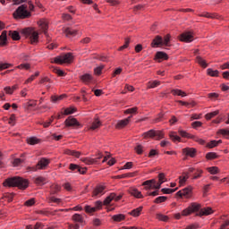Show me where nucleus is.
I'll return each mask as SVG.
<instances>
[{"label":"nucleus","mask_w":229,"mask_h":229,"mask_svg":"<svg viewBox=\"0 0 229 229\" xmlns=\"http://www.w3.org/2000/svg\"><path fill=\"white\" fill-rule=\"evenodd\" d=\"M3 187H6L8 189L17 187L20 191H26V189L30 187V180L24 179L21 176L9 177L3 182Z\"/></svg>","instance_id":"obj_1"},{"label":"nucleus","mask_w":229,"mask_h":229,"mask_svg":"<svg viewBox=\"0 0 229 229\" xmlns=\"http://www.w3.org/2000/svg\"><path fill=\"white\" fill-rule=\"evenodd\" d=\"M201 208V204L198 202H191V205L183 209L182 213H175L174 214V219L180 220L182 219V216L186 217L187 216H191V214H194L199 211Z\"/></svg>","instance_id":"obj_2"},{"label":"nucleus","mask_w":229,"mask_h":229,"mask_svg":"<svg viewBox=\"0 0 229 229\" xmlns=\"http://www.w3.org/2000/svg\"><path fill=\"white\" fill-rule=\"evenodd\" d=\"M142 139L148 140L149 139L154 140H162L165 139V131L164 130H154L151 129L148 131H145L141 134Z\"/></svg>","instance_id":"obj_3"},{"label":"nucleus","mask_w":229,"mask_h":229,"mask_svg":"<svg viewBox=\"0 0 229 229\" xmlns=\"http://www.w3.org/2000/svg\"><path fill=\"white\" fill-rule=\"evenodd\" d=\"M14 19H30L31 12L28 11L27 4L20 5L13 13Z\"/></svg>","instance_id":"obj_4"},{"label":"nucleus","mask_w":229,"mask_h":229,"mask_svg":"<svg viewBox=\"0 0 229 229\" xmlns=\"http://www.w3.org/2000/svg\"><path fill=\"white\" fill-rule=\"evenodd\" d=\"M72 60H74L72 53H66L55 57L54 62L55 64H58V65H63V64H72Z\"/></svg>","instance_id":"obj_5"},{"label":"nucleus","mask_w":229,"mask_h":229,"mask_svg":"<svg viewBox=\"0 0 229 229\" xmlns=\"http://www.w3.org/2000/svg\"><path fill=\"white\" fill-rule=\"evenodd\" d=\"M64 125L66 128H82L83 126L80 122H78V119L74 118L73 116H69L64 121Z\"/></svg>","instance_id":"obj_6"},{"label":"nucleus","mask_w":229,"mask_h":229,"mask_svg":"<svg viewBox=\"0 0 229 229\" xmlns=\"http://www.w3.org/2000/svg\"><path fill=\"white\" fill-rule=\"evenodd\" d=\"M106 190V185L105 183L97 184L92 191V198H98L103 196L105 194V191Z\"/></svg>","instance_id":"obj_7"},{"label":"nucleus","mask_w":229,"mask_h":229,"mask_svg":"<svg viewBox=\"0 0 229 229\" xmlns=\"http://www.w3.org/2000/svg\"><path fill=\"white\" fill-rule=\"evenodd\" d=\"M179 198H185L186 199H191L192 198V186H188L176 193Z\"/></svg>","instance_id":"obj_8"},{"label":"nucleus","mask_w":229,"mask_h":229,"mask_svg":"<svg viewBox=\"0 0 229 229\" xmlns=\"http://www.w3.org/2000/svg\"><path fill=\"white\" fill-rule=\"evenodd\" d=\"M182 153L183 157H185L183 160H187L188 157H190V158H195L196 155H198V149L187 147L182 148Z\"/></svg>","instance_id":"obj_9"},{"label":"nucleus","mask_w":229,"mask_h":229,"mask_svg":"<svg viewBox=\"0 0 229 229\" xmlns=\"http://www.w3.org/2000/svg\"><path fill=\"white\" fill-rule=\"evenodd\" d=\"M51 164V159L47 157H41L38 163L37 167L38 171H44L45 169H47L48 165Z\"/></svg>","instance_id":"obj_10"},{"label":"nucleus","mask_w":229,"mask_h":229,"mask_svg":"<svg viewBox=\"0 0 229 229\" xmlns=\"http://www.w3.org/2000/svg\"><path fill=\"white\" fill-rule=\"evenodd\" d=\"M128 194L130 196H132L133 198H136V199H144V195H142V191H139L137 187L131 186L127 190Z\"/></svg>","instance_id":"obj_11"},{"label":"nucleus","mask_w":229,"mask_h":229,"mask_svg":"<svg viewBox=\"0 0 229 229\" xmlns=\"http://www.w3.org/2000/svg\"><path fill=\"white\" fill-rule=\"evenodd\" d=\"M131 115L124 118L123 120H119L116 124L114 125L115 130H123V128H126L128 124H130V122L131 121Z\"/></svg>","instance_id":"obj_12"},{"label":"nucleus","mask_w":229,"mask_h":229,"mask_svg":"<svg viewBox=\"0 0 229 229\" xmlns=\"http://www.w3.org/2000/svg\"><path fill=\"white\" fill-rule=\"evenodd\" d=\"M179 40L181 42H185L186 44H189V42H192V40H194V36L191 31L184 32L179 36Z\"/></svg>","instance_id":"obj_13"},{"label":"nucleus","mask_w":229,"mask_h":229,"mask_svg":"<svg viewBox=\"0 0 229 229\" xmlns=\"http://www.w3.org/2000/svg\"><path fill=\"white\" fill-rule=\"evenodd\" d=\"M142 186L144 187L145 191H152L153 189H159V188H157V180L155 179L143 182Z\"/></svg>","instance_id":"obj_14"},{"label":"nucleus","mask_w":229,"mask_h":229,"mask_svg":"<svg viewBox=\"0 0 229 229\" xmlns=\"http://www.w3.org/2000/svg\"><path fill=\"white\" fill-rule=\"evenodd\" d=\"M154 60L160 64L161 62L169 60V55L164 51H157L154 56Z\"/></svg>","instance_id":"obj_15"},{"label":"nucleus","mask_w":229,"mask_h":229,"mask_svg":"<svg viewBox=\"0 0 229 229\" xmlns=\"http://www.w3.org/2000/svg\"><path fill=\"white\" fill-rule=\"evenodd\" d=\"M214 214V209L210 207L203 208L199 209V213L196 214L199 217H203V216H212Z\"/></svg>","instance_id":"obj_16"},{"label":"nucleus","mask_w":229,"mask_h":229,"mask_svg":"<svg viewBox=\"0 0 229 229\" xmlns=\"http://www.w3.org/2000/svg\"><path fill=\"white\" fill-rule=\"evenodd\" d=\"M164 38L162 36L157 35L156 36L152 42L150 43V47L155 48V47H161V46H164Z\"/></svg>","instance_id":"obj_17"},{"label":"nucleus","mask_w":229,"mask_h":229,"mask_svg":"<svg viewBox=\"0 0 229 229\" xmlns=\"http://www.w3.org/2000/svg\"><path fill=\"white\" fill-rule=\"evenodd\" d=\"M39 28L42 30L45 35H47V30H49V21L47 19H41L38 21Z\"/></svg>","instance_id":"obj_18"},{"label":"nucleus","mask_w":229,"mask_h":229,"mask_svg":"<svg viewBox=\"0 0 229 229\" xmlns=\"http://www.w3.org/2000/svg\"><path fill=\"white\" fill-rule=\"evenodd\" d=\"M7 31L3 30L0 35V47H6L8 46V37H7Z\"/></svg>","instance_id":"obj_19"},{"label":"nucleus","mask_w":229,"mask_h":229,"mask_svg":"<svg viewBox=\"0 0 229 229\" xmlns=\"http://www.w3.org/2000/svg\"><path fill=\"white\" fill-rule=\"evenodd\" d=\"M34 183L35 185H38V187H42L44 185H46V183H47V178L39 175L36 178H34Z\"/></svg>","instance_id":"obj_20"},{"label":"nucleus","mask_w":229,"mask_h":229,"mask_svg":"<svg viewBox=\"0 0 229 229\" xmlns=\"http://www.w3.org/2000/svg\"><path fill=\"white\" fill-rule=\"evenodd\" d=\"M62 191V186L58 183H53L50 186V196H55V194H58Z\"/></svg>","instance_id":"obj_21"},{"label":"nucleus","mask_w":229,"mask_h":229,"mask_svg":"<svg viewBox=\"0 0 229 229\" xmlns=\"http://www.w3.org/2000/svg\"><path fill=\"white\" fill-rule=\"evenodd\" d=\"M64 155H68L69 157H75V158H80V157H81V152L78 150H71L69 148H65L64 150Z\"/></svg>","instance_id":"obj_22"},{"label":"nucleus","mask_w":229,"mask_h":229,"mask_svg":"<svg viewBox=\"0 0 229 229\" xmlns=\"http://www.w3.org/2000/svg\"><path fill=\"white\" fill-rule=\"evenodd\" d=\"M195 62L202 69H207V67H208V64L207 63V60L203 59V57H201V55H197L195 58Z\"/></svg>","instance_id":"obj_23"},{"label":"nucleus","mask_w":229,"mask_h":229,"mask_svg":"<svg viewBox=\"0 0 229 229\" xmlns=\"http://www.w3.org/2000/svg\"><path fill=\"white\" fill-rule=\"evenodd\" d=\"M158 182H156L157 188L160 189L162 187V183H165L167 182V177H165V174L160 173L157 175Z\"/></svg>","instance_id":"obj_24"},{"label":"nucleus","mask_w":229,"mask_h":229,"mask_svg":"<svg viewBox=\"0 0 229 229\" xmlns=\"http://www.w3.org/2000/svg\"><path fill=\"white\" fill-rule=\"evenodd\" d=\"M199 17H205L206 19H219L221 16H219L216 13H203L201 14H199Z\"/></svg>","instance_id":"obj_25"},{"label":"nucleus","mask_w":229,"mask_h":229,"mask_svg":"<svg viewBox=\"0 0 229 229\" xmlns=\"http://www.w3.org/2000/svg\"><path fill=\"white\" fill-rule=\"evenodd\" d=\"M79 79L81 80V81H82V83L88 85V83H90V81L93 80V77L89 73H85L83 75H81Z\"/></svg>","instance_id":"obj_26"},{"label":"nucleus","mask_w":229,"mask_h":229,"mask_svg":"<svg viewBox=\"0 0 229 229\" xmlns=\"http://www.w3.org/2000/svg\"><path fill=\"white\" fill-rule=\"evenodd\" d=\"M64 33L65 34V37H76V35H78V30L67 27L64 30Z\"/></svg>","instance_id":"obj_27"},{"label":"nucleus","mask_w":229,"mask_h":229,"mask_svg":"<svg viewBox=\"0 0 229 229\" xmlns=\"http://www.w3.org/2000/svg\"><path fill=\"white\" fill-rule=\"evenodd\" d=\"M26 142L30 146H35L37 144H40L41 140H40V139H38L35 136H32V137L27 138Z\"/></svg>","instance_id":"obj_28"},{"label":"nucleus","mask_w":229,"mask_h":229,"mask_svg":"<svg viewBox=\"0 0 229 229\" xmlns=\"http://www.w3.org/2000/svg\"><path fill=\"white\" fill-rule=\"evenodd\" d=\"M30 40L32 46H37V44H38V32L34 30L30 36Z\"/></svg>","instance_id":"obj_29"},{"label":"nucleus","mask_w":229,"mask_h":229,"mask_svg":"<svg viewBox=\"0 0 229 229\" xmlns=\"http://www.w3.org/2000/svg\"><path fill=\"white\" fill-rule=\"evenodd\" d=\"M219 144H223V140H213L207 143L206 148H208L209 149H212L214 148H217V146H219Z\"/></svg>","instance_id":"obj_30"},{"label":"nucleus","mask_w":229,"mask_h":229,"mask_svg":"<svg viewBox=\"0 0 229 229\" xmlns=\"http://www.w3.org/2000/svg\"><path fill=\"white\" fill-rule=\"evenodd\" d=\"M62 199L56 198L55 196H49L47 198V202L51 204V203H55V205H60L62 203Z\"/></svg>","instance_id":"obj_31"},{"label":"nucleus","mask_w":229,"mask_h":229,"mask_svg":"<svg viewBox=\"0 0 229 229\" xmlns=\"http://www.w3.org/2000/svg\"><path fill=\"white\" fill-rule=\"evenodd\" d=\"M102 123H101V120H99L98 117L95 118L94 121L91 123V126L89 127V130H98V128H101Z\"/></svg>","instance_id":"obj_32"},{"label":"nucleus","mask_w":229,"mask_h":229,"mask_svg":"<svg viewBox=\"0 0 229 229\" xmlns=\"http://www.w3.org/2000/svg\"><path fill=\"white\" fill-rule=\"evenodd\" d=\"M143 208H144L142 206L134 208L131 212H129V216H131L132 217H139V216H140V214L142 213Z\"/></svg>","instance_id":"obj_33"},{"label":"nucleus","mask_w":229,"mask_h":229,"mask_svg":"<svg viewBox=\"0 0 229 229\" xmlns=\"http://www.w3.org/2000/svg\"><path fill=\"white\" fill-rule=\"evenodd\" d=\"M81 162H83L86 165H94V164H98V159H94L92 157H82L81 158Z\"/></svg>","instance_id":"obj_34"},{"label":"nucleus","mask_w":229,"mask_h":229,"mask_svg":"<svg viewBox=\"0 0 229 229\" xmlns=\"http://www.w3.org/2000/svg\"><path fill=\"white\" fill-rule=\"evenodd\" d=\"M171 94L173 96H180L181 98H187V93L179 89H171Z\"/></svg>","instance_id":"obj_35"},{"label":"nucleus","mask_w":229,"mask_h":229,"mask_svg":"<svg viewBox=\"0 0 229 229\" xmlns=\"http://www.w3.org/2000/svg\"><path fill=\"white\" fill-rule=\"evenodd\" d=\"M188 179H189V173L188 172L182 173V174L181 176H179V184L181 186L185 185Z\"/></svg>","instance_id":"obj_36"},{"label":"nucleus","mask_w":229,"mask_h":229,"mask_svg":"<svg viewBox=\"0 0 229 229\" xmlns=\"http://www.w3.org/2000/svg\"><path fill=\"white\" fill-rule=\"evenodd\" d=\"M207 75L211 78H219V72L217 70H214L212 68L207 69Z\"/></svg>","instance_id":"obj_37"},{"label":"nucleus","mask_w":229,"mask_h":229,"mask_svg":"<svg viewBox=\"0 0 229 229\" xmlns=\"http://www.w3.org/2000/svg\"><path fill=\"white\" fill-rule=\"evenodd\" d=\"M8 35L13 40H21V35L17 30H9Z\"/></svg>","instance_id":"obj_38"},{"label":"nucleus","mask_w":229,"mask_h":229,"mask_svg":"<svg viewBox=\"0 0 229 229\" xmlns=\"http://www.w3.org/2000/svg\"><path fill=\"white\" fill-rule=\"evenodd\" d=\"M3 199H7L8 203H12L13 201V198H15V194L13 192H5L3 194Z\"/></svg>","instance_id":"obj_39"},{"label":"nucleus","mask_w":229,"mask_h":229,"mask_svg":"<svg viewBox=\"0 0 229 229\" xmlns=\"http://www.w3.org/2000/svg\"><path fill=\"white\" fill-rule=\"evenodd\" d=\"M156 219H157V221H162L163 223H167L169 221V216L162 213H157Z\"/></svg>","instance_id":"obj_40"},{"label":"nucleus","mask_w":229,"mask_h":229,"mask_svg":"<svg viewBox=\"0 0 229 229\" xmlns=\"http://www.w3.org/2000/svg\"><path fill=\"white\" fill-rule=\"evenodd\" d=\"M169 138L173 142H182V138L178 136L174 131L169 132Z\"/></svg>","instance_id":"obj_41"},{"label":"nucleus","mask_w":229,"mask_h":229,"mask_svg":"<svg viewBox=\"0 0 229 229\" xmlns=\"http://www.w3.org/2000/svg\"><path fill=\"white\" fill-rule=\"evenodd\" d=\"M134 151L137 155H143L144 154V145L140 143H137L134 147Z\"/></svg>","instance_id":"obj_42"},{"label":"nucleus","mask_w":229,"mask_h":229,"mask_svg":"<svg viewBox=\"0 0 229 229\" xmlns=\"http://www.w3.org/2000/svg\"><path fill=\"white\" fill-rule=\"evenodd\" d=\"M115 198V193H110L109 196H107L104 201H103V205H110L112 203V201H114V199Z\"/></svg>","instance_id":"obj_43"},{"label":"nucleus","mask_w":229,"mask_h":229,"mask_svg":"<svg viewBox=\"0 0 229 229\" xmlns=\"http://www.w3.org/2000/svg\"><path fill=\"white\" fill-rule=\"evenodd\" d=\"M113 221L115 223H121V221H124L126 219V216L123 214L114 215L112 216Z\"/></svg>","instance_id":"obj_44"},{"label":"nucleus","mask_w":229,"mask_h":229,"mask_svg":"<svg viewBox=\"0 0 229 229\" xmlns=\"http://www.w3.org/2000/svg\"><path fill=\"white\" fill-rule=\"evenodd\" d=\"M37 106V100H30L24 104L25 110H30V108H35Z\"/></svg>","instance_id":"obj_45"},{"label":"nucleus","mask_w":229,"mask_h":229,"mask_svg":"<svg viewBox=\"0 0 229 229\" xmlns=\"http://www.w3.org/2000/svg\"><path fill=\"white\" fill-rule=\"evenodd\" d=\"M216 115H219V110H216L211 113H208L205 115V119H206V121H210V119H214V117H216Z\"/></svg>","instance_id":"obj_46"},{"label":"nucleus","mask_w":229,"mask_h":229,"mask_svg":"<svg viewBox=\"0 0 229 229\" xmlns=\"http://www.w3.org/2000/svg\"><path fill=\"white\" fill-rule=\"evenodd\" d=\"M35 30H33V28H26V29H23L21 30V34L24 35V37L28 38L30 37Z\"/></svg>","instance_id":"obj_47"},{"label":"nucleus","mask_w":229,"mask_h":229,"mask_svg":"<svg viewBox=\"0 0 229 229\" xmlns=\"http://www.w3.org/2000/svg\"><path fill=\"white\" fill-rule=\"evenodd\" d=\"M225 216H220V219H222L224 222L221 224L219 229H229V219L225 220Z\"/></svg>","instance_id":"obj_48"},{"label":"nucleus","mask_w":229,"mask_h":229,"mask_svg":"<svg viewBox=\"0 0 229 229\" xmlns=\"http://www.w3.org/2000/svg\"><path fill=\"white\" fill-rule=\"evenodd\" d=\"M206 158L208 160H216V158H219V156L216 152H208L206 154Z\"/></svg>","instance_id":"obj_49"},{"label":"nucleus","mask_w":229,"mask_h":229,"mask_svg":"<svg viewBox=\"0 0 229 229\" xmlns=\"http://www.w3.org/2000/svg\"><path fill=\"white\" fill-rule=\"evenodd\" d=\"M72 221H74V223H83V216H81V214H74L72 216Z\"/></svg>","instance_id":"obj_50"},{"label":"nucleus","mask_w":229,"mask_h":229,"mask_svg":"<svg viewBox=\"0 0 229 229\" xmlns=\"http://www.w3.org/2000/svg\"><path fill=\"white\" fill-rule=\"evenodd\" d=\"M64 98H67V95L63 94L60 96H52L51 101H52V103H57V101H62V99H64Z\"/></svg>","instance_id":"obj_51"},{"label":"nucleus","mask_w":229,"mask_h":229,"mask_svg":"<svg viewBox=\"0 0 229 229\" xmlns=\"http://www.w3.org/2000/svg\"><path fill=\"white\" fill-rule=\"evenodd\" d=\"M208 99H209L210 101H217L219 99V93H208Z\"/></svg>","instance_id":"obj_52"},{"label":"nucleus","mask_w":229,"mask_h":229,"mask_svg":"<svg viewBox=\"0 0 229 229\" xmlns=\"http://www.w3.org/2000/svg\"><path fill=\"white\" fill-rule=\"evenodd\" d=\"M40 76V72H35V74L31 75L25 81V85H28V83H31L35 80V78H38Z\"/></svg>","instance_id":"obj_53"},{"label":"nucleus","mask_w":229,"mask_h":229,"mask_svg":"<svg viewBox=\"0 0 229 229\" xmlns=\"http://www.w3.org/2000/svg\"><path fill=\"white\" fill-rule=\"evenodd\" d=\"M178 133L179 135H181V137H182L183 139H191V133L187 132V131L184 130H178Z\"/></svg>","instance_id":"obj_54"},{"label":"nucleus","mask_w":229,"mask_h":229,"mask_svg":"<svg viewBox=\"0 0 229 229\" xmlns=\"http://www.w3.org/2000/svg\"><path fill=\"white\" fill-rule=\"evenodd\" d=\"M166 201H167L166 196H160L154 199V203H156L157 205H158L160 203H165Z\"/></svg>","instance_id":"obj_55"},{"label":"nucleus","mask_w":229,"mask_h":229,"mask_svg":"<svg viewBox=\"0 0 229 229\" xmlns=\"http://www.w3.org/2000/svg\"><path fill=\"white\" fill-rule=\"evenodd\" d=\"M25 159H21L19 157L14 158L12 165L13 167H19V165H21V164H24Z\"/></svg>","instance_id":"obj_56"},{"label":"nucleus","mask_w":229,"mask_h":229,"mask_svg":"<svg viewBox=\"0 0 229 229\" xmlns=\"http://www.w3.org/2000/svg\"><path fill=\"white\" fill-rule=\"evenodd\" d=\"M105 69V65L98 66L94 69L95 76H101L103 74V70Z\"/></svg>","instance_id":"obj_57"},{"label":"nucleus","mask_w":229,"mask_h":229,"mask_svg":"<svg viewBox=\"0 0 229 229\" xmlns=\"http://www.w3.org/2000/svg\"><path fill=\"white\" fill-rule=\"evenodd\" d=\"M217 135H223V137L229 139V130L228 129H220L217 131Z\"/></svg>","instance_id":"obj_58"},{"label":"nucleus","mask_w":229,"mask_h":229,"mask_svg":"<svg viewBox=\"0 0 229 229\" xmlns=\"http://www.w3.org/2000/svg\"><path fill=\"white\" fill-rule=\"evenodd\" d=\"M158 155H160V153L158 152V149L152 148L148 152V158H155V157H158Z\"/></svg>","instance_id":"obj_59"},{"label":"nucleus","mask_w":229,"mask_h":229,"mask_svg":"<svg viewBox=\"0 0 229 229\" xmlns=\"http://www.w3.org/2000/svg\"><path fill=\"white\" fill-rule=\"evenodd\" d=\"M160 85V81H153L148 83L147 89H155Z\"/></svg>","instance_id":"obj_60"},{"label":"nucleus","mask_w":229,"mask_h":229,"mask_svg":"<svg viewBox=\"0 0 229 229\" xmlns=\"http://www.w3.org/2000/svg\"><path fill=\"white\" fill-rule=\"evenodd\" d=\"M10 67H13V64L10 63H0V72L5 69H10Z\"/></svg>","instance_id":"obj_61"},{"label":"nucleus","mask_w":229,"mask_h":229,"mask_svg":"<svg viewBox=\"0 0 229 229\" xmlns=\"http://www.w3.org/2000/svg\"><path fill=\"white\" fill-rule=\"evenodd\" d=\"M208 173H210L211 174H219V167L217 166H210L207 168Z\"/></svg>","instance_id":"obj_62"},{"label":"nucleus","mask_w":229,"mask_h":229,"mask_svg":"<svg viewBox=\"0 0 229 229\" xmlns=\"http://www.w3.org/2000/svg\"><path fill=\"white\" fill-rule=\"evenodd\" d=\"M77 109L75 107H67L64 109V115H71V114H74V112H76Z\"/></svg>","instance_id":"obj_63"},{"label":"nucleus","mask_w":229,"mask_h":229,"mask_svg":"<svg viewBox=\"0 0 229 229\" xmlns=\"http://www.w3.org/2000/svg\"><path fill=\"white\" fill-rule=\"evenodd\" d=\"M137 112H139V107L134 106L129 109H126L123 114H137Z\"/></svg>","instance_id":"obj_64"}]
</instances>
